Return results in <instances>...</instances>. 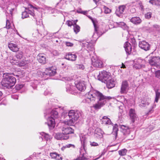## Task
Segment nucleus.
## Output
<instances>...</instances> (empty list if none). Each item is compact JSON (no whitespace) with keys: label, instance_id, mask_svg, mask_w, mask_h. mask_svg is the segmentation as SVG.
<instances>
[{"label":"nucleus","instance_id":"obj_1","mask_svg":"<svg viewBox=\"0 0 160 160\" xmlns=\"http://www.w3.org/2000/svg\"><path fill=\"white\" fill-rule=\"evenodd\" d=\"M86 98L83 99L82 102L84 103H89L91 102H94L96 100L98 101L96 103L94 104L92 107L96 110L100 109L106 103V97L96 90H91L86 95ZM109 99L110 97H107Z\"/></svg>","mask_w":160,"mask_h":160},{"label":"nucleus","instance_id":"obj_2","mask_svg":"<svg viewBox=\"0 0 160 160\" xmlns=\"http://www.w3.org/2000/svg\"><path fill=\"white\" fill-rule=\"evenodd\" d=\"M3 78L1 82L2 88L3 89L11 88L14 86L16 81L15 78L11 73H4L3 75Z\"/></svg>","mask_w":160,"mask_h":160},{"label":"nucleus","instance_id":"obj_3","mask_svg":"<svg viewBox=\"0 0 160 160\" xmlns=\"http://www.w3.org/2000/svg\"><path fill=\"white\" fill-rule=\"evenodd\" d=\"M57 109H54L51 112L50 117L48 118L47 122L45 123L48 127L49 129L52 130L55 127V119L58 117V113Z\"/></svg>","mask_w":160,"mask_h":160},{"label":"nucleus","instance_id":"obj_4","mask_svg":"<svg viewBox=\"0 0 160 160\" xmlns=\"http://www.w3.org/2000/svg\"><path fill=\"white\" fill-rule=\"evenodd\" d=\"M109 73L105 71L100 72L97 78L99 80L106 84L107 88L110 89V75Z\"/></svg>","mask_w":160,"mask_h":160},{"label":"nucleus","instance_id":"obj_5","mask_svg":"<svg viewBox=\"0 0 160 160\" xmlns=\"http://www.w3.org/2000/svg\"><path fill=\"white\" fill-rule=\"evenodd\" d=\"M80 141L83 147L82 149H80V154L79 157L73 160H87L88 159L85 149V143L86 141L85 137H82V138H80Z\"/></svg>","mask_w":160,"mask_h":160},{"label":"nucleus","instance_id":"obj_6","mask_svg":"<svg viewBox=\"0 0 160 160\" xmlns=\"http://www.w3.org/2000/svg\"><path fill=\"white\" fill-rule=\"evenodd\" d=\"M38 73L42 78L46 79L50 76L55 75L56 73V69H54V68L51 67L46 68L45 72H39Z\"/></svg>","mask_w":160,"mask_h":160},{"label":"nucleus","instance_id":"obj_7","mask_svg":"<svg viewBox=\"0 0 160 160\" xmlns=\"http://www.w3.org/2000/svg\"><path fill=\"white\" fill-rule=\"evenodd\" d=\"M68 115L69 118L70 120L74 123L81 116V113L79 111L71 110L69 111Z\"/></svg>","mask_w":160,"mask_h":160},{"label":"nucleus","instance_id":"obj_8","mask_svg":"<svg viewBox=\"0 0 160 160\" xmlns=\"http://www.w3.org/2000/svg\"><path fill=\"white\" fill-rule=\"evenodd\" d=\"M80 43L82 46L86 49V52H88V51H93L94 50V45L92 42L82 41H80Z\"/></svg>","mask_w":160,"mask_h":160},{"label":"nucleus","instance_id":"obj_9","mask_svg":"<svg viewBox=\"0 0 160 160\" xmlns=\"http://www.w3.org/2000/svg\"><path fill=\"white\" fill-rule=\"evenodd\" d=\"M92 65L95 67L101 68L103 66L102 61L96 57H92L91 58Z\"/></svg>","mask_w":160,"mask_h":160},{"label":"nucleus","instance_id":"obj_10","mask_svg":"<svg viewBox=\"0 0 160 160\" xmlns=\"http://www.w3.org/2000/svg\"><path fill=\"white\" fill-rule=\"evenodd\" d=\"M149 62L151 65L157 67L160 64V58L157 57H152L149 60Z\"/></svg>","mask_w":160,"mask_h":160},{"label":"nucleus","instance_id":"obj_11","mask_svg":"<svg viewBox=\"0 0 160 160\" xmlns=\"http://www.w3.org/2000/svg\"><path fill=\"white\" fill-rule=\"evenodd\" d=\"M139 47L145 51L149 50L150 48V45L144 40L139 42Z\"/></svg>","mask_w":160,"mask_h":160},{"label":"nucleus","instance_id":"obj_12","mask_svg":"<svg viewBox=\"0 0 160 160\" xmlns=\"http://www.w3.org/2000/svg\"><path fill=\"white\" fill-rule=\"evenodd\" d=\"M129 88V84L127 81L122 82L120 92L122 94H125L128 92Z\"/></svg>","mask_w":160,"mask_h":160},{"label":"nucleus","instance_id":"obj_13","mask_svg":"<svg viewBox=\"0 0 160 160\" xmlns=\"http://www.w3.org/2000/svg\"><path fill=\"white\" fill-rule=\"evenodd\" d=\"M36 33L38 34V37H41L42 38L44 37L45 36L48 34V32L46 31L43 26H41L38 29L36 30Z\"/></svg>","mask_w":160,"mask_h":160},{"label":"nucleus","instance_id":"obj_14","mask_svg":"<svg viewBox=\"0 0 160 160\" xmlns=\"http://www.w3.org/2000/svg\"><path fill=\"white\" fill-rule=\"evenodd\" d=\"M38 62L42 64H45L47 63V59L46 55L44 53H39L37 56Z\"/></svg>","mask_w":160,"mask_h":160},{"label":"nucleus","instance_id":"obj_15","mask_svg":"<svg viewBox=\"0 0 160 160\" xmlns=\"http://www.w3.org/2000/svg\"><path fill=\"white\" fill-rule=\"evenodd\" d=\"M76 87L80 91H84L86 89V84L84 81H80L77 83H75Z\"/></svg>","mask_w":160,"mask_h":160},{"label":"nucleus","instance_id":"obj_16","mask_svg":"<svg viewBox=\"0 0 160 160\" xmlns=\"http://www.w3.org/2000/svg\"><path fill=\"white\" fill-rule=\"evenodd\" d=\"M62 131L65 136H68L69 137V135L73 133L74 130L70 127L65 126L62 128Z\"/></svg>","mask_w":160,"mask_h":160},{"label":"nucleus","instance_id":"obj_17","mask_svg":"<svg viewBox=\"0 0 160 160\" xmlns=\"http://www.w3.org/2000/svg\"><path fill=\"white\" fill-rule=\"evenodd\" d=\"M118 127L117 124H115L114 126H113L112 132L111 133V137L112 141H114L116 139L118 131Z\"/></svg>","mask_w":160,"mask_h":160},{"label":"nucleus","instance_id":"obj_18","mask_svg":"<svg viewBox=\"0 0 160 160\" xmlns=\"http://www.w3.org/2000/svg\"><path fill=\"white\" fill-rule=\"evenodd\" d=\"M77 58V56L73 52H69L66 53L64 58L72 61H75Z\"/></svg>","mask_w":160,"mask_h":160},{"label":"nucleus","instance_id":"obj_19","mask_svg":"<svg viewBox=\"0 0 160 160\" xmlns=\"http://www.w3.org/2000/svg\"><path fill=\"white\" fill-rule=\"evenodd\" d=\"M129 115L130 118L133 123L136 120H137V116L136 115L134 109L131 108L129 111Z\"/></svg>","mask_w":160,"mask_h":160},{"label":"nucleus","instance_id":"obj_20","mask_svg":"<svg viewBox=\"0 0 160 160\" xmlns=\"http://www.w3.org/2000/svg\"><path fill=\"white\" fill-rule=\"evenodd\" d=\"M54 138L57 140H67L69 138V137L67 136H65L63 133H55Z\"/></svg>","mask_w":160,"mask_h":160},{"label":"nucleus","instance_id":"obj_21","mask_svg":"<svg viewBox=\"0 0 160 160\" xmlns=\"http://www.w3.org/2000/svg\"><path fill=\"white\" fill-rule=\"evenodd\" d=\"M113 24V27H111L112 26V25H111V29L117 27L122 28L124 30L126 29L127 28V25L123 22H114Z\"/></svg>","mask_w":160,"mask_h":160},{"label":"nucleus","instance_id":"obj_22","mask_svg":"<svg viewBox=\"0 0 160 160\" xmlns=\"http://www.w3.org/2000/svg\"><path fill=\"white\" fill-rule=\"evenodd\" d=\"M103 133V132L101 129L97 128L95 131L94 136L97 138H101L102 137Z\"/></svg>","mask_w":160,"mask_h":160},{"label":"nucleus","instance_id":"obj_23","mask_svg":"<svg viewBox=\"0 0 160 160\" xmlns=\"http://www.w3.org/2000/svg\"><path fill=\"white\" fill-rule=\"evenodd\" d=\"M90 18L91 20L94 27L95 32L93 33V36H92V37L94 38V36H95L96 35V34L98 35V30L97 29L98 28V27L97 24V22L96 21V20L95 19V18H93L91 17H90Z\"/></svg>","mask_w":160,"mask_h":160},{"label":"nucleus","instance_id":"obj_24","mask_svg":"<svg viewBox=\"0 0 160 160\" xmlns=\"http://www.w3.org/2000/svg\"><path fill=\"white\" fill-rule=\"evenodd\" d=\"M124 47L128 54L130 55L131 53L132 48L131 45L128 42H126L124 44Z\"/></svg>","mask_w":160,"mask_h":160},{"label":"nucleus","instance_id":"obj_25","mask_svg":"<svg viewBox=\"0 0 160 160\" xmlns=\"http://www.w3.org/2000/svg\"><path fill=\"white\" fill-rule=\"evenodd\" d=\"M125 8L126 6L124 5L120 6L116 11V15L118 17H120L121 14L124 12Z\"/></svg>","mask_w":160,"mask_h":160},{"label":"nucleus","instance_id":"obj_26","mask_svg":"<svg viewBox=\"0 0 160 160\" xmlns=\"http://www.w3.org/2000/svg\"><path fill=\"white\" fill-rule=\"evenodd\" d=\"M8 48L12 51L14 52L18 51L19 48L16 44L12 43H9L8 45Z\"/></svg>","mask_w":160,"mask_h":160},{"label":"nucleus","instance_id":"obj_27","mask_svg":"<svg viewBox=\"0 0 160 160\" xmlns=\"http://www.w3.org/2000/svg\"><path fill=\"white\" fill-rule=\"evenodd\" d=\"M120 128L122 132L124 134H129L130 132V128L128 126L121 125Z\"/></svg>","mask_w":160,"mask_h":160},{"label":"nucleus","instance_id":"obj_28","mask_svg":"<svg viewBox=\"0 0 160 160\" xmlns=\"http://www.w3.org/2000/svg\"><path fill=\"white\" fill-rule=\"evenodd\" d=\"M130 21L134 24H137L141 23L142 20L139 17H132L130 19Z\"/></svg>","mask_w":160,"mask_h":160},{"label":"nucleus","instance_id":"obj_29","mask_svg":"<svg viewBox=\"0 0 160 160\" xmlns=\"http://www.w3.org/2000/svg\"><path fill=\"white\" fill-rule=\"evenodd\" d=\"M110 119L106 116H104L101 120L102 123L105 124H110Z\"/></svg>","mask_w":160,"mask_h":160},{"label":"nucleus","instance_id":"obj_30","mask_svg":"<svg viewBox=\"0 0 160 160\" xmlns=\"http://www.w3.org/2000/svg\"><path fill=\"white\" fill-rule=\"evenodd\" d=\"M42 137H41L42 140L45 139L46 141H48V140L50 138V136L47 134L45 133L44 132H42L40 134Z\"/></svg>","mask_w":160,"mask_h":160},{"label":"nucleus","instance_id":"obj_31","mask_svg":"<svg viewBox=\"0 0 160 160\" xmlns=\"http://www.w3.org/2000/svg\"><path fill=\"white\" fill-rule=\"evenodd\" d=\"M149 2L152 5L160 6V0H150Z\"/></svg>","mask_w":160,"mask_h":160},{"label":"nucleus","instance_id":"obj_32","mask_svg":"<svg viewBox=\"0 0 160 160\" xmlns=\"http://www.w3.org/2000/svg\"><path fill=\"white\" fill-rule=\"evenodd\" d=\"M15 57L16 58L19 59L22 58L23 56V53L22 51H17L16 52Z\"/></svg>","mask_w":160,"mask_h":160},{"label":"nucleus","instance_id":"obj_33","mask_svg":"<svg viewBox=\"0 0 160 160\" xmlns=\"http://www.w3.org/2000/svg\"><path fill=\"white\" fill-rule=\"evenodd\" d=\"M117 84V81L115 78L111 79V88L114 87Z\"/></svg>","mask_w":160,"mask_h":160},{"label":"nucleus","instance_id":"obj_34","mask_svg":"<svg viewBox=\"0 0 160 160\" xmlns=\"http://www.w3.org/2000/svg\"><path fill=\"white\" fill-rule=\"evenodd\" d=\"M143 61L142 60L140 59H138L136 60H135L134 61V63H136L137 65L138 66H141V68L144 67V65L142 64V62Z\"/></svg>","mask_w":160,"mask_h":160},{"label":"nucleus","instance_id":"obj_35","mask_svg":"<svg viewBox=\"0 0 160 160\" xmlns=\"http://www.w3.org/2000/svg\"><path fill=\"white\" fill-rule=\"evenodd\" d=\"M127 151L126 149H123L119 151L118 153L121 156H124L126 154Z\"/></svg>","mask_w":160,"mask_h":160},{"label":"nucleus","instance_id":"obj_36","mask_svg":"<svg viewBox=\"0 0 160 160\" xmlns=\"http://www.w3.org/2000/svg\"><path fill=\"white\" fill-rule=\"evenodd\" d=\"M73 30L76 34H77L80 30V27L78 25H73Z\"/></svg>","mask_w":160,"mask_h":160},{"label":"nucleus","instance_id":"obj_37","mask_svg":"<svg viewBox=\"0 0 160 160\" xmlns=\"http://www.w3.org/2000/svg\"><path fill=\"white\" fill-rule=\"evenodd\" d=\"M130 41L133 47H135L137 46V42L134 37L130 38Z\"/></svg>","mask_w":160,"mask_h":160},{"label":"nucleus","instance_id":"obj_38","mask_svg":"<svg viewBox=\"0 0 160 160\" xmlns=\"http://www.w3.org/2000/svg\"><path fill=\"white\" fill-rule=\"evenodd\" d=\"M156 97L155 99V102H157L158 99L160 98V92H158V90L155 91Z\"/></svg>","mask_w":160,"mask_h":160},{"label":"nucleus","instance_id":"obj_39","mask_svg":"<svg viewBox=\"0 0 160 160\" xmlns=\"http://www.w3.org/2000/svg\"><path fill=\"white\" fill-rule=\"evenodd\" d=\"M149 102L147 101H142L139 105L140 107H146L149 105Z\"/></svg>","mask_w":160,"mask_h":160},{"label":"nucleus","instance_id":"obj_40","mask_svg":"<svg viewBox=\"0 0 160 160\" xmlns=\"http://www.w3.org/2000/svg\"><path fill=\"white\" fill-rule=\"evenodd\" d=\"M72 86H71L70 84H67L66 87V91L68 93H72Z\"/></svg>","mask_w":160,"mask_h":160},{"label":"nucleus","instance_id":"obj_41","mask_svg":"<svg viewBox=\"0 0 160 160\" xmlns=\"http://www.w3.org/2000/svg\"><path fill=\"white\" fill-rule=\"evenodd\" d=\"M22 19H24L27 18L29 17L28 12L26 11H24L22 12Z\"/></svg>","mask_w":160,"mask_h":160},{"label":"nucleus","instance_id":"obj_42","mask_svg":"<svg viewBox=\"0 0 160 160\" xmlns=\"http://www.w3.org/2000/svg\"><path fill=\"white\" fill-rule=\"evenodd\" d=\"M70 147H72L73 148H75V146L72 144H69L67 145H66L65 146H64L62 148V150H63V149L65 148H69Z\"/></svg>","mask_w":160,"mask_h":160},{"label":"nucleus","instance_id":"obj_43","mask_svg":"<svg viewBox=\"0 0 160 160\" xmlns=\"http://www.w3.org/2000/svg\"><path fill=\"white\" fill-rule=\"evenodd\" d=\"M76 67L77 68V69L81 70H83L85 68L84 66L82 64H76Z\"/></svg>","mask_w":160,"mask_h":160},{"label":"nucleus","instance_id":"obj_44","mask_svg":"<svg viewBox=\"0 0 160 160\" xmlns=\"http://www.w3.org/2000/svg\"><path fill=\"white\" fill-rule=\"evenodd\" d=\"M37 85L34 83H32L30 85V89H33L34 90H37Z\"/></svg>","mask_w":160,"mask_h":160},{"label":"nucleus","instance_id":"obj_45","mask_svg":"<svg viewBox=\"0 0 160 160\" xmlns=\"http://www.w3.org/2000/svg\"><path fill=\"white\" fill-rule=\"evenodd\" d=\"M58 153L56 152H53L50 153V156L52 158L56 159Z\"/></svg>","mask_w":160,"mask_h":160},{"label":"nucleus","instance_id":"obj_46","mask_svg":"<svg viewBox=\"0 0 160 160\" xmlns=\"http://www.w3.org/2000/svg\"><path fill=\"white\" fill-rule=\"evenodd\" d=\"M152 16V13L151 12H148L145 15V17L146 18L150 19Z\"/></svg>","mask_w":160,"mask_h":160},{"label":"nucleus","instance_id":"obj_47","mask_svg":"<svg viewBox=\"0 0 160 160\" xmlns=\"http://www.w3.org/2000/svg\"><path fill=\"white\" fill-rule=\"evenodd\" d=\"M104 12L105 13H109L110 12V9L105 6L104 7Z\"/></svg>","mask_w":160,"mask_h":160},{"label":"nucleus","instance_id":"obj_48","mask_svg":"<svg viewBox=\"0 0 160 160\" xmlns=\"http://www.w3.org/2000/svg\"><path fill=\"white\" fill-rule=\"evenodd\" d=\"M26 65L25 61H22L18 63V65L20 67L24 66Z\"/></svg>","mask_w":160,"mask_h":160},{"label":"nucleus","instance_id":"obj_49","mask_svg":"<svg viewBox=\"0 0 160 160\" xmlns=\"http://www.w3.org/2000/svg\"><path fill=\"white\" fill-rule=\"evenodd\" d=\"M23 87V84H17L16 86V89L17 90H20V89L22 88Z\"/></svg>","mask_w":160,"mask_h":160},{"label":"nucleus","instance_id":"obj_50","mask_svg":"<svg viewBox=\"0 0 160 160\" xmlns=\"http://www.w3.org/2000/svg\"><path fill=\"white\" fill-rule=\"evenodd\" d=\"M66 23L68 26H71L72 25L73 26V22L72 21H67Z\"/></svg>","mask_w":160,"mask_h":160},{"label":"nucleus","instance_id":"obj_51","mask_svg":"<svg viewBox=\"0 0 160 160\" xmlns=\"http://www.w3.org/2000/svg\"><path fill=\"white\" fill-rule=\"evenodd\" d=\"M65 45L68 47H72L73 46V44L70 42H65Z\"/></svg>","mask_w":160,"mask_h":160},{"label":"nucleus","instance_id":"obj_52","mask_svg":"<svg viewBox=\"0 0 160 160\" xmlns=\"http://www.w3.org/2000/svg\"><path fill=\"white\" fill-rule=\"evenodd\" d=\"M90 144L92 146H97L98 145V144L96 142H94L90 141Z\"/></svg>","mask_w":160,"mask_h":160},{"label":"nucleus","instance_id":"obj_53","mask_svg":"<svg viewBox=\"0 0 160 160\" xmlns=\"http://www.w3.org/2000/svg\"><path fill=\"white\" fill-rule=\"evenodd\" d=\"M155 76L157 78H159L160 77V70H158L155 71Z\"/></svg>","mask_w":160,"mask_h":160},{"label":"nucleus","instance_id":"obj_54","mask_svg":"<svg viewBox=\"0 0 160 160\" xmlns=\"http://www.w3.org/2000/svg\"><path fill=\"white\" fill-rule=\"evenodd\" d=\"M153 27L155 30L158 31H160V26L158 25H154Z\"/></svg>","mask_w":160,"mask_h":160},{"label":"nucleus","instance_id":"obj_55","mask_svg":"<svg viewBox=\"0 0 160 160\" xmlns=\"http://www.w3.org/2000/svg\"><path fill=\"white\" fill-rule=\"evenodd\" d=\"M28 14H30L34 18H35L34 16L35 15L34 13L33 12V11H32L31 10H28Z\"/></svg>","mask_w":160,"mask_h":160},{"label":"nucleus","instance_id":"obj_56","mask_svg":"<svg viewBox=\"0 0 160 160\" xmlns=\"http://www.w3.org/2000/svg\"><path fill=\"white\" fill-rule=\"evenodd\" d=\"M134 65H133V67L136 69H138L141 68V66H138L136 63H134Z\"/></svg>","mask_w":160,"mask_h":160},{"label":"nucleus","instance_id":"obj_57","mask_svg":"<svg viewBox=\"0 0 160 160\" xmlns=\"http://www.w3.org/2000/svg\"><path fill=\"white\" fill-rule=\"evenodd\" d=\"M32 8H34L35 9H37V8H36L34 7L32 4H28V10H30V9H32Z\"/></svg>","mask_w":160,"mask_h":160},{"label":"nucleus","instance_id":"obj_58","mask_svg":"<svg viewBox=\"0 0 160 160\" xmlns=\"http://www.w3.org/2000/svg\"><path fill=\"white\" fill-rule=\"evenodd\" d=\"M6 28H7L9 29L10 28V25L9 21L8 20H6Z\"/></svg>","mask_w":160,"mask_h":160},{"label":"nucleus","instance_id":"obj_59","mask_svg":"<svg viewBox=\"0 0 160 160\" xmlns=\"http://www.w3.org/2000/svg\"><path fill=\"white\" fill-rule=\"evenodd\" d=\"M56 159L57 160H62V157L60 156V155L58 153Z\"/></svg>","mask_w":160,"mask_h":160},{"label":"nucleus","instance_id":"obj_60","mask_svg":"<svg viewBox=\"0 0 160 160\" xmlns=\"http://www.w3.org/2000/svg\"><path fill=\"white\" fill-rule=\"evenodd\" d=\"M15 9L14 8H11L9 10L10 14L12 16L13 15V12L14 10Z\"/></svg>","mask_w":160,"mask_h":160},{"label":"nucleus","instance_id":"obj_61","mask_svg":"<svg viewBox=\"0 0 160 160\" xmlns=\"http://www.w3.org/2000/svg\"><path fill=\"white\" fill-rule=\"evenodd\" d=\"M130 11L132 13H134L135 11V10L134 8H132L130 10Z\"/></svg>","mask_w":160,"mask_h":160},{"label":"nucleus","instance_id":"obj_62","mask_svg":"<svg viewBox=\"0 0 160 160\" xmlns=\"http://www.w3.org/2000/svg\"><path fill=\"white\" fill-rule=\"evenodd\" d=\"M94 2H95L96 4H97V3L100 0H93Z\"/></svg>","mask_w":160,"mask_h":160},{"label":"nucleus","instance_id":"obj_63","mask_svg":"<svg viewBox=\"0 0 160 160\" xmlns=\"http://www.w3.org/2000/svg\"><path fill=\"white\" fill-rule=\"evenodd\" d=\"M72 22H73V25H75V24H76V23L78 21V20H72Z\"/></svg>","mask_w":160,"mask_h":160},{"label":"nucleus","instance_id":"obj_64","mask_svg":"<svg viewBox=\"0 0 160 160\" xmlns=\"http://www.w3.org/2000/svg\"><path fill=\"white\" fill-rule=\"evenodd\" d=\"M121 68H126V66L122 64V66L121 67Z\"/></svg>","mask_w":160,"mask_h":160}]
</instances>
